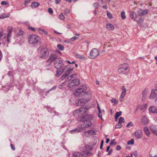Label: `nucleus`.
I'll use <instances>...</instances> for the list:
<instances>
[{"instance_id": "15", "label": "nucleus", "mask_w": 157, "mask_h": 157, "mask_svg": "<svg viewBox=\"0 0 157 157\" xmlns=\"http://www.w3.org/2000/svg\"><path fill=\"white\" fill-rule=\"evenodd\" d=\"M149 10L146 9L144 10L140 9L138 10L137 13L140 16H144L146 15L148 13Z\"/></svg>"}, {"instance_id": "12", "label": "nucleus", "mask_w": 157, "mask_h": 157, "mask_svg": "<svg viewBox=\"0 0 157 157\" xmlns=\"http://www.w3.org/2000/svg\"><path fill=\"white\" fill-rule=\"evenodd\" d=\"M0 37H4L5 39H6H6L7 42L9 43L10 42L11 37V33H7L6 35V34L4 33L1 34L0 33Z\"/></svg>"}, {"instance_id": "7", "label": "nucleus", "mask_w": 157, "mask_h": 157, "mask_svg": "<svg viewBox=\"0 0 157 157\" xmlns=\"http://www.w3.org/2000/svg\"><path fill=\"white\" fill-rule=\"evenodd\" d=\"M80 83V80L79 79H76L71 81L68 84V87L71 88L74 86L78 85Z\"/></svg>"}, {"instance_id": "20", "label": "nucleus", "mask_w": 157, "mask_h": 157, "mask_svg": "<svg viewBox=\"0 0 157 157\" xmlns=\"http://www.w3.org/2000/svg\"><path fill=\"white\" fill-rule=\"evenodd\" d=\"M69 65H67L64 67H63L61 70H57L56 71V77H58L61 74L63 73L65 70V67L68 66Z\"/></svg>"}, {"instance_id": "2", "label": "nucleus", "mask_w": 157, "mask_h": 157, "mask_svg": "<svg viewBox=\"0 0 157 157\" xmlns=\"http://www.w3.org/2000/svg\"><path fill=\"white\" fill-rule=\"evenodd\" d=\"M129 71V68L126 63H124L120 66V68L118 69V72L120 73L125 74L128 72Z\"/></svg>"}, {"instance_id": "62", "label": "nucleus", "mask_w": 157, "mask_h": 157, "mask_svg": "<svg viewBox=\"0 0 157 157\" xmlns=\"http://www.w3.org/2000/svg\"><path fill=\"white\" fill-rule=\"evenodd\" d=\"M30 0H25V2H24V4L25 5H26L27 4V3L29 2Z\"/></svg>"}, {"instance_id": "30", "label": "nucleus", "mask_w": 157, "mask_h": 157, "mask_svg": "<svg viewBox=\"0 0 157 157\" xmlns=\"http://www.w3.org/2000/svg\"><path fill=\"white\" fill-rule=\"evenodd\" d=\"M39 5V4L37 2H34L31 4V7L32 8H36Z\"/></svg>"}, {"instance_id": "41", "label": "nucleus", "mask_w": 157, "mask_h": 157, "mask_svg": "<svg viewBox=\"0 0 157 157\" xmlns=\"http://www.w3.org/2000/svg\"><path fill=\"white\" fill-rule=\"evenodd\" d=\"M107 17L109 18H113V16L112 14L108 11H107Z\"/></svg>"}, {"instance_id": "24", "label": "nucleus", "mask_w": 157, "mask_h": 157, "mask_svg": "<svg viewBox=\"0 0 157 157\" xmlns=\"http://www.w3.org/2000/svg\"><path fill=\"white\" fill-rule=\"evenodd\" d=\"M144 130L146 135L147 136H149L150 135V133L148 127H144Z\"/></svg>"}, {"instance_id": "33", "label": "nucleus", "mask_w": 157, "mask_h": 157, "mask_svg": "<svg viewBox=\"0 0 157 157\" xmlns=\"http://www.w3.org/2000/svg\"><path fill=\"white\" fill-rule=\"evenodd\" d=\"M57 47L59 50L61 51H63L64 49V47L63 46L60 44H58L57 45Z\"/></svg>"}, {"instance_id": "27", "label": "nucleus", "mask_w": 157, "mask_h": 157, "mask_svg": "<svg viewBox=\"0 0 157 157\" xmlns=\"http://www.w3.org/2000/svg\"><path fill=\"white\" fill-rule=\"evenodd\" d=\"M106 27L109 30H113L114 29L113 25L110 23H108L106 24Z\"/></svg>"}, {"instance_id": "37", "label": "nucleus", "mask_w": 157, "mask_h": 157, "mask_svg": "<svg viewBox=\"0 0 157 157\" xmlns=\"http://www.w3.org/2000/svg\"><path fill=\"white\" fill-rule=\"evenodd\" d=\"M13 29V28L11 26L8 27L7 28L8 33H11V32H12Z\"/></svg>"}, {"instance_id": "40", "label": "nucleus", "mask_w": 157, "mask_h": 157, "mask_svg": "<svg viewBox=\"0 0 157 157\" xmlns=\"http://www.w3.org/2000/svg\"><path fill=\"white\" fill-rule=\"evenodd\" d=\"M19 32L18 33H17L16 31V29L14 30V32L16 33L17 35H21L23 33V31L20 29H19Z\"/></svg>"}, {"instance_id": "21", "label": "nucleus", "mask_w": 157, "mask_h": 157, "mask_svg": "<svg viewBox=\"0 0 157 157\" xmlns=\"http://www.w3.org/2000/svg\"><path fill=\"white\" fill-rule=\"evenodd\" d=\"M130 16L132 19L134 21H136L137 16L136 13L135 12H131L130 13Z\"/></svg>"}, {"instance_id": "57", "label": "nucleus", "mask_w": 157, "mask_h": 157, "mask_svg": "<svg viewBox=\"0 0 157 157\" xmlns=\"http://www.w3.org/2000/svg\"><path fill=\"white\" fill-rule=\"evenodd\" d=\"M147 94V91L145 90H144L142 93V94L143 96V97H145L146 95Z\"/></svg>"}, {"instance_id": "47", "label": "nucleus", "mask_w": 157, "mask_h": 157, "mask_svg": "<svg viewBox=\"0 0 157 157\" xmlns=\"http://www.w3.org/2000/svg\"><path fill=\"white\" fill-rule=\"evenodd\" d=\"M121 111H120L119 112H117L116 113L115 116H117V117H119L120 115L121 114Z\"/></svg>"}, {"instance_id": "13", "label": "nucleus", "mask_w": 157, "mask_h": 157, "mask_svg": "<svg viewBox=\"0 0 157 157\" xmlns=\"http://www.w3.org/2000/svg\"><path fill=\"white\" fill-rule=\"evenodd\" d=\"M157 96V89H152L149 98L150 99H154Z\"/></svg>"}, {"instance_id": "31", "label": "nucleus", "mask_w": 157, "mask_h": 157, "mask_svg": "<svg viewBox=\"0 0 157 157\" xmlns=\"http://www.w3.org/2000/svg\"><path fill=\"white\" fill-rule=\"evenodd\" d=\"M73 70V68H69L67 70L65 73V74H66L68 76V75L72 72Z\"/></svg>"}, {"instance_id": "32", "label": "nucleus", "mask_w": 157, "mask_h": 157, "mask_svg": "<svg viewBox=\"0 0 157 157\" xmlns=\"http://www.w3.org/2000/svg\"><path fill=\"white\" fill-rule=\"evenodd\" d=\"M147 105V104H144L142 105L140 107V110H143V111H144L146 109Z\"/></svg>"}, {"instance_id": "53", "label": "nucleus", "mask_w": 157, "mask_h": 157, "mask_svg": "<svg viewBox=\"0 0 157 157\" xmlns=\"http://www.w3.org/2000/svg\"><path fill=\"white\" fill-rule=\"evenodd\" d=\"M78 38L77 37H76V36H74V37H73L71 38L70 39V40L71 41H73L74 40L77 39Z\"/></svg>"}, {"instance_id": "5", "label": "nucleus", "mask_w": 157, "mask_h": 157, "mask_svg": "<svg viewBox=\"0 0 157 157\" xmlns=\"http://www.w3.org/2000/svg\"><path fill=\"white\" fill-rule=\"evenodd\" d=\"M98 55V50L97 48H93L90 51L89 57L90 59H94Z\"/></svg>"}, {"instance_id": "22", "label": "nucleus", "mask_w": 157, "mask_h": 157, "mask_svg": "<svg viewBox=\"0 0 157 157\" xmlns=\"http://www.w3.org/2000/svg\"><path fill=\"white\" fill-rule=\"evenodd\" d=\"M126 89H124L120 97V101L121 102L124 99V97L126 94Z\"/></svg>"}, {"instance_id": "19", "label": "nucleus", "mask_w": 157, "mask_h": 157, "mask_svg": "<svg viewBox=\"0 0 157 157\" xmlns=\"http://www.w3.org/2000/svg\"><path fill=\"white\" fill-rule=\"evenodd\" d=\"M149 111L150 112L155 113H157V107L155 106H151L149 108Z\"/></svg>"}, {"instance_id": "50", "label": "nucleus", "mask_w": 157, "mask_h": 157, "mask_svg": "<svg viewBox=\"0 0 157 157\" xmlns=\"http://www.w3.org/2000/svg\"><path fill=\"white\" fill-rule=\"evenodd\" d=\"M133 125V123L132 122H130L129 123H128L127 125V127H130L132 126Z\"/></svg>"}, {"instance_id": "11", "label": "nucleus", "mask_w": 157, "mask_h": 157, "mask_svg": "<svg viewBox=\"0 0 157 157\" xmlns=\"http://www.w3.org/2000/svg\"><path fill=\"white\" fill-rule=\"evenodd\" d=\"M59 59L58 56L55 54H51L49 58L47 60V62H50V63L53 61H56Z\"/></svg>"}, {"instance_id": "23", "label": "nucleus", "mask_w": 157, "mask_h": 157, "mask_svg": "<svg viewBox=\"0 0 157 157\" xmlns=\"http://www.w3.org/2000/svg\"><path fill=\"white\" fill-rule=\"evenodd\" d=\"M73 157H83L82 154L78 152H75L73 153Z\"/></svg>"}, {"instance_id": "25", "label": "nucleus", "mask_w": 157, "mask_h": 157, "mask_svg": "<svg viewBox=\"0 0 157 157\" xmlns=\"http://www.w3.org/2000/svg\"><path fill=\"white\" fill-rule=\"evenodd\" d=\"M10 14L8 13H3L0 15V19H4L6 17H9Z\"/></svg>"}, {"instance_id": "60", "label": "nucleus", "mask_w": 157, "mask_h": 157, "mask_svg": "<svg viewBox=\"0 0 157 157\" xmlns=\"http://www.w3.org/2000/svg\"><path fill=\"white\" fill-rule=\"evenodd\" d=\"M121 147H120V146L118 145V146H117L116 147V149L117 150H119L121 149Z\"/></svg>"}, {"instance_id": "8", "label": "nucleus", "mask_w": 157, "mask_h": 157, "mask_svg": "<svg viewBox=\"0 0 157 157\" xmlns=\"http://www.w3.org/2000/svg\"><path fill=\"white\" fill-rule=\"evenodd\" d=\"M87 111V108L85 107H82L81 108L77 109L76 112L78 114L79 116L85 114Z\"/></svg>"}, {"instance_id": "48", "label": "nucleus", "mask_w": 157, "mask_h": 157, "mask_svg": "<svg viewBox=\"0 0 157 157\" xmlns=\"http://www.w3.org/2000/svg\"><path fill=\"white\" fill-rule=\"evenodd\" d=\"M86 121V123L87 124V126H90L92 125V122H91V121Z\"/></svg>"}, {"instance_id": "59", "label": "nucleus", "mask_w": 157, "mask_h": 157, "mask_svg": "<svg viewBox=\"0 0 157 157\" xmlns=\"http://www.w3.org/2000/svg\"><path fill=\"white\" fill-rule=\"evenodd\" d=\"M97 108L98 109V112H99V113H101V109H100L98 103H97Z\"/></svg>"}, {"instance_id": "36", "label": "nucleus", "mask_w": 157, "mask_h": 157, "mask_svg": "<svg viewBox=\"0 0 157 157\" xmlns=\"http://www.w3.org/2000/svg\"><path fill=\"white\" fill-rule=\"evenodd\" d=\"M127 144L128 145H133L134 144V141L133 139H131L128 141Z\"/></svg>"}, {"instance_id": "58", "label": "nucleus", "mask_w": 157, "mask_h": 157, "mask_svg": "<svg viewBox=\"0 0 157 157\" xmlns=\"http://www.w3.org/2000/svg\"><path fill=\"white\" fill-rule=\"evenodd\" d=\"M10 147H11V148L14 151L15 150V147L12 144H10Z\"/></svg>"}, {"instance_id": "34", "label": "nucleus", "mask_w": 157, "mask_h": 157, "mask_svg": "<svg viewBox=\"0 0 157 157\" xmlns=\"http://www.w3.org/2000/svg\"><path fill=\"white\" fill-rule=\"evenodd\" d=\"M1 4L3 6H8L9 5V3L8 2L2 1L1 2Z\"/></svg>"}, {"instance_id": "18", "label": "nucleus", "mask_w": 157, "mask_h": 157, "mask_svg": "<svg viewBox=\"0 0 157 157\" xmlns=\"http://www.w3.org/2000/svg\"><path fill=\"white\" fill-rule=\"evenodd\" d=\"M84 128V127L82 128H75L74 129L70 130V132L71 133L73 134L74 133H76L77 132H81L83 130V129Z\"/></svg>"}, {"instance_id": "16", "label": "nucleus", "mask_w": 157, "mask_h": 157, "mask_svg": "<svg viewBox=\"0 0 157 157\" xmlns=\"http://www.w3.org/2000/svg\"><path fill=\"white\" fill-rule=\"evenodd\" d=\"M141 122L143 125L148 124L149 123V120L145 116H143L141 119Z\"/></svg>"}, {"instance_id": "9", "label": "nucleus", "mask_w": 157, "mask_h": 157, "mask_svg": "<svg viewBox=\"0 0 157 157\" xmlns=\"http://www.w3.org/2000/svg\"><path fill=\"white\" fill-rule=\"evenodd\" d=\"M63 65V63L62 61L59 59L57 60L54 64L55 67L57 69H61Z\"/></svg>"}, {"instance_id": "39", "label": "nucleus", "mask_w": 157, "mask_h": 157, "mask_svg": "<svg viewBox=\"0 0 157 157\" xmlns=\"http://www.w3.org/2000/svg\"><path fill=\"white\" fill-rule=\"evenodd\" d=\"M66 84L65 82H64L62 83L59 86V88H65Z\"/></svg>"}, {"instance_id": "4", "label": "nucleus", "mask_w": 157, "mask_h": 157, "mask_svg": "<svg viewBox=\"0 0 157 157\" xmlns=\"http://www.w3.org/2000/svg\"><path fill=\"white\" fill-rule=\"evenodd\" d=\"M48 52L46 48H43L41 49L39 55V57L42 59H44L46 58L48 55Z\"/></svg>"}, {"instance_id": "29", "label": "nucleus", "mask_w": 157, "mask_h": 157, "mask_svg": "<svg viewBox=\"0 0 157 157\" xmlns=\"http://www.w3.org/2000/svg\"><path fill=\"white\" fill-rule=\"evenodd\" d=\"M38 31L39 33L41 34H44L45 35H46L47 34V33L44 29H42L40 28L38 29Z\"/></svg>"}, {"instance_id": "49", "label": "nucleus", "mask_w": 157, "mask_h": 157, "mask_svg": "<svg viewBox=\"0 0 157 157\" xmlns=\"http://www.w3.org/2000/svg\"><path fill=\"white\" fill-rule=\"evenodd\" d=\"M76 75L75 74H73L71 75L70 76L68 77V79L69 80H71V79L74 78L75 76H76Z\"/></svg>"}, {"instance_id": "6", "label": "nucleus", "mask_w": 157, "mask_h": 157, "mask_svg": "<svg viewBox=\"0 0 157 157\" xmlns=\"http://www.w3.org/2000/svg\"><path fill=\"white\" fill-rule=\"evenodd\" d=\"M87 98V99H85L84 98H82L80 99H79L78 102L76 103V105L77 106H78L79 105L83 106L89 100V99L90 98H89V95H87L86 97Z\"/></svg>"}, {"instance_id": "64", "label": "nucleus", "mask_w": 157, "mask_h": 157, "mask_svg": "<svg viewBox=\"0 0 157 157\" xmlns=\"http://www.w3.org/2000/svg\"><path fill=\"white\" fill-rule=\"evenodd\" d=\"M61 0H56L55 2L56 4H59Z\"/></svg>"}, {"instance_id": "38", "label": "nucleus", "mask_w": 157, "mask_h": 157, "mask_svg": "<svg viewBox=\"0 0 157 157\" xmlns=\"http://www.w3.org/2000/svg\"><path fill=\"white\" fill-rule=\"evenodd\" d=\"M124 118L123 117H121L119 120V122L121 124L124 123Z\"/></svg>"}, {"instance_id": "35", "label": "nucleus", "mask_w": 157, "mask_h": 157, "mask_svg": "<svg viewBox=\"0 0 157 157\" xmlns=\"http://www.w3.org/2000/svg\"><path fill=\"white\" fill-rule=\"evenodd\" d=\"M121 18L123 19H124L126 18V16L125 15V13L124 11H122L121 13Z\"/></svg>"}, {"instance_id": "46", "label": "nucleus", "mask_w": 157, "mask_h": 157, "mask_svg": "<svg viewBox=\"0 0 157 157\" xmlns=\"http://www.w3.org/2000/svg\"><path fill=\"white\" fill-rule=\"evenodd\" d=\"M68 76L66 74H65V73H64V74L63 75V76L61 77V79L62 80H64L65 78H66Z\"/></svg>"}, {"instance_id": "14", "label": "nucleus", "mask_w": 157, "mask_h": 157, "mask_svg": "<svg viewBox=\"0 0 157 157\" xmlns=\"http://www.w3.org/2000/svg\"><path fill=\"white\" fill-rule=\"evenodd\" d=\"M133 134L136 139H140L142 137V132L140 130L136 131Z\"/></svg>"}, {"instance_id": "54", "label": "nucleus", "mask_w": 157, "mask_h": 157, "mask_svg": "<svg viewBox=\"0 0 157 157\" xmlns=\"http://www.w3.org/2000/svg\"><path fill=\"white\" fill-rule=\"evenodd\" d=\"M48 12H49V13L50 14L52 13L53 12V11L50 8H48Z\"/></svg>"}, {"instance_id": "3", "label": "nucleus", "mask_w": 157, "mask_h": 157, "mask_svg": "<svg viewBox=\"0 0 157 157\" xmlns=\"http://www.w3.org/2000/svg\"><path fill=\"white\" fill-rule=\"evenodd\" d=\"M40 38L35 35L29 36V42L30 44L34 45L37 43Z\"/></svg>"}, {"instance_id": "55", "label": "nucleus", "mask_w": 157, "mask_h": 157, "mask_svg": "<svg viewBox=\"0 0 157 157\" xmlns=\"http://www.w3.org/2000/svg\"><path fill=\"white\" fill-rule=\"evenodd\" d=\"M133 154L135 157H137L138 156V153L137 151H134L133 153Z\"/></svg>"}, {"instance_id": "45", "label": "nucleus", "mask_w": 157, "mask_h": 157, "mask_svg": "<svg viewBox=\"0 0 157 157\" xmlns=\"http://www.w3.org/2000/svg\"><path fill=\"white\" fill-rule=\"evenodd\" d=\"M122 125L121 124L119 123L117 124L115 126V128H120L122 127Z\"/></svg>"}, {"instance_id": "28", "label": "nucleus", "mask_w": 157, "mask_h": 157, "mask_svg": "<svg viewBox=\"0 0 157 157\" xmlns=\"http://www.w3.org/2000/svg\"><path fill=\"white\" fill-rule=\"evenodd\" d=\"M137 22V23L139 24L140 26L142 25L143 23L144 19L142 17H140L138 19V20L135 21Z\"/></svg>"}, {"instance_id": "42", "label": "nucleus", "mask_w": 157, "mask_h": 157, "mask_svg": "<svg viewBox=\"0 0 157 157\" xmlns=\"http://www.w3.org/2000/svg\"><path fill=\"white\" fill-rule=\"evenodd\" d=\"M110 101L112 103H114V104L115 105H116L117 103V101L115 98H112L111 100Z\"/></svg>"}, {"instance_id": "26", "label": "nucleus", "mask_w": 157, "mask_h": 157, "mask_svg": "<svg viewBox=\"0 0 157 157\" xmlns=\"http://www.w3.org/2000/svg\"><path fill=\"white\" fill-rule=\"evenodd\" d=\"M75 56L77 58L81 60H84L86 59L85 57L83 55H80L78 54H76Z\"/></svg>"}, {"instance_id": "43", "label": "nucleus", "mask_w": 157, "mask_h": 157, "mask_svg": "<svg viewBox=\"0 0 157 157\" xmlns=\"http://www.w3.org/2000/svg\"><path fill=\"white\" fill-rule=\"evenodd\" d=\"M59 18L61 20H63L65 19V17L62 13H61L59 16Z\"/></svg>"}, {"instance_id": "56", "label": "nucleus", "mask_w": 157, "mask_h": 157, "mask_svg": "<svg viewBox=\"0 0 157 157\" xmlns=\"http://www.w3.org/2000/svg\"><path fill=\"white\" fill-rule=\"evenodd\" d=\"M84 134L85 136H87V135H89L90 133L89 132V130H88L87 131H86V132H84Z\"/></svg>"}, {"instance_id": "10", "label": "nucleus", "mask_w": 157, "mask_h": 157, "mask_svg": "<svg viewBox=\"0 0 157 157\" xmlns=\"http://www.w3.org/2000/svg\"><path fill=\"white\" fill-rule=\"evenodd\" d=\"M93 118L92 114H86L84 116L81 117V121H87L91 120Z\"/></svg>"}, {"instance_id": "63", "label": "nucleus", "mask_w": 157, "mask_h": 157, "mask_svg": "<svg viewBox=\"0 0 157 157\" xmlns=\"http://www.w3.org/2000/svg\"><path fill=\"white\" fill-rule=\"evenodd\" d=\"M2 55L1 51L0 50V61L1 60L2 58Z\"/></svg>"}, {"instance_id": "51", "label": "nucleus", "mask_w": 157, "mask_h": 157, "mask_svg": "<svg viewBox=\"0 0 157 157\" xmlns=\"http://www.w3.org/2000/svg\"><path fill=\"white\" fill-rule=\"evenodd\" d=\"M98 4L97 3H94L93 4V6L95 9H97L98 8Z\"/></svg>"}, {"instance_id": "1", "label": "nucleus", "mask_w": 157, "mask_h": 157, "mask_svg": "<svg viewBox=\"0 0 157 157\" xmlns=\"http://www.w3.org/2000/svg\"><path fill=\"white\" fill-rule=\"evenodd\" d=\"M85 89H76L74 92V95L77 97L82 96L85 95L86 97L89 95V98H91V94L90 93H86L85 91Z\"/></svg>"}, {"instance_id": "17", "label": "nucleus", "mask_w": 157, "mask_h": 157, "mask_svg": "<svg viewBox=\"0 0 157 157\" xmlns=\"http://www.w3.org/2000/svg\"><path fill=\"white\" fill-rule=\"evenodd\" d=\"M150 129L152 133L156 135L157 130L156 125L153 124L151 125L150 126Z\"/></svg>"}, {"instance_id": "52", "label": "nucleus", "mask_w": 157, "mask_h": 157, "mask_svg": "<svg viewBox=\"0 0 157 157\" xmlns=\"http://www.w3.org/2000/svg\"><path fill=\"white\" fill-rule=\"evenodd\" d=\"M89 132L90 134V133L92 135H95V132L93 130H89Z\"/></svg>"}, {"instance_id": "44", "label": "nucleus", "mask_w": 157, "mask_h": 157, "mask_svg": "<svg viewBox=\"0 0 157 157\" xmlns=\"http://www.w3.org/2000/svg\"><path fill=\"white\" fill-rule=\"evenodd\" d=\"M70 13V10L69 9H67L64 11V14L65 15H66L67 14H69Z\"/></svg>"}, {"instance_id": "61", "label": "nucleus", "mask_w": 157, "mask_h": 157, "mask_svg": "<svg viewBox=\"0 0 157 157\" xmlns=\"http://www.w3.org/2000/svg\"><path fill=\"white\" fill-rule=\"evenodd\" d=\"M101 113L98 112V117L100 118L101 119H102V115L101 114Z\"/></svg>"}]
</instances>
